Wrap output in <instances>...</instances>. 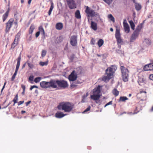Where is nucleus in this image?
Returning <instances> with one entry per match:
<instances>
[{
	"label": "nucleus",
	"mask_w": 153,
	"mask_h": 153,
	"mask_svg": "<svg viewBox=\"0 0 153 153\" xmlns=\"http://www.w3.org/2000/svg\"><path fill=\"white\" fill-rule=\"evenodd\" d=\"M108 17L111 21L114 22V19L111 14L109 15H108Z\"/></svg>",
	"instance_id": "nucleus-39"
},
{
	"label": "nucleus",
	"mask_w": 153,
	"mask_h": 153,
	"mask_svg": "<svg viewBox=\"0 0 153 153\" xmlns=\"http://www.w3.org/2000/svg\"><path fill=\"white\" fill-rule=\"evenodd\" d=\"M95 102L97 103H100V101L99 100H95Z\"/></svg>",
	"instance_id": "nucleus-60"
},
{
	"label": "nucleus",
	"mask_w": 153,
	"mask_h": 153,
	"mask_svg": "<svg viewBox=\"0 0 153 153\" xmlns=\"http://www.w3.org/2000/svg\"><path fill=\"white\" fill-rule=\"evenodd\" d=\"M21 87L22 88L23 91H25V86L24 85H22Z\"/></svg>",
	"instance_id": "nucleus-54"
},
{
	"label": "nucleus",
	"mask_w": 153,
	"mask_h": 153,
	"mask_svg": "<svg viewBox=\"0 0 153 153\" xmlns=\"http://www.w3.org/2000/svg\"><path fill=\"white\" fill-rule=\"evenodd\" d=\"M115 36L116 39L121 38L119 30L118 29H116L115 34Z\"/></svg>",
	"instance_id": "nucleus-21"
},
{
	"label": "nucleus",
	"mask_w": 153,
	"mask_h": 153,
	"mask_svg": "<svg viewBox=\"0 0 153 153\" xmlns=\"http://www.w3.org/2000/svg\"><path fill=\"white\" fill-rule=\"evenodd\" d=\"M125 31L126 33H129L130 31V27L128 24L126 25L123 26Z\"/></svg>",
	"instance_id": "nucleus-22"
},
{
	"label": "nucleus",
	"mask_w": 153,
	"mask_h": 153,
	"mask_svg": "<svg viewBox=\"0 0 153 153\" xmlns=\"http://www.w3.org/2000/svg\"><path fill=\"white\" fill-rule=\"evenodd\" d=\"M134 40V32L132 34L131 38L130 39V41L131 42H133Z\"/></svg>",
	"instance_id": "nucleus-45"
},
{
	"label": "nucleus",
	"mask_w": 153,
	"mask_h": 153,
	"mask_svg": "<svg viewBox=\"0 0 153 153\" xmlns=\"http://www.w3.org/2000/svg\"><path fill=\"white\" fill-rule=\"evenodd\" d=\"M26 63H25L22 66V68H24L25 67V65H26Z\"/></svg>",
	"instance_id": "nucleus-64"
},
{
	"label": "nucleus",
	"mask_w": 153,
	"mask_h": 153,
	"mask_svg": "<svg viewBox=\"0 0 153 153\" xmlns=\"http://www.w3.org/2000/svg\"><path fill=\"white\" fill-rule=\"evenodd\" d=\"M27 64L30 68L32 69L33 68L34 66L33 64L29 62H27Z\"/></svg>",
	"instance_id": "nucleus-43"
},
{
	"label": "nucleus",
	"mask_w": 153,
	"mask_h": 153,
	"mask_svg": "<svg viewBox=\"0 0 153 153\" xmlns=\"http://www.w3.org/2000/svg\"><path fill=\"white\" fill-rule=\"evenodd\" d=\"M10 9L8 8L6 12L2 16L3 21L4 22L7 19L9 13Z\"/></svg>",
	"instance_id": "nucleus-18"
},
{
	"label": "nucleus",
	"mask_w": 153,
	"mask_h": 153,
	"mask_svg": "<svg viewBox=\"0 0 153 153\" xmlns=\"http://www.w3.org/2000/svg\"><path fill=\"white\" fill-rule=\"evenodd\" d=\"M67 114H64L61 112H57L55 114V117L59 118H60L67 115Z\"/></svg>",
	"instance_id": "nucleus-17"
},
{
	"label": "nucleus",
	"mask_w": 153,
	"mask_h": 153,
	"mask_svg": "<svg viewBox=\"0 0 153 153\" xmlns=\"http://www.w3.org/2000/svg\"><path fill=\"white\" fill-rule=\"evenodd\" d=\"M143 70L145 71H151L148 64L144 66Z\"/></svg>",
	"instance_id": "nucleus-30"
},
{
	"label": "nucleus",
	"mask_w": 153,
	"mask_h": 153,
	"mask_svg": "<svg viewBox=\"0 0 153 153\" xmlns=\"http://www.w3.org/2000/svg\"><path fill=\"white\" fill-rule=\"evenodd\" d=\"M117 69L115 65H111L105 71V73L107 75L104 76L102 78V80L105 82H107L112 77L113 74Z\"/></svg>",
	"instance_id": "nucleus-1"
},
{
	"label": "nucleus",
	"mask_w": 153,
	"mask_h": 153,
	"mask_svg": "<svg viewBox=\"0 0 153 153\" xmlns=\"http://www.w3.org/2000/svg\"><path fill=\"white\" fill-rule=\"evenodd\" d=\"M24 101H20L18 103V106L20 105H21L22 104L24 103Z\"/></svg>",
	"instance_id": "nucleus-50"
},
{
	"label": "nucleus",
	"mask_w": 153,
	"mask_h": 153,
	"mask_svg": "<svg viewBox=\"0 0 153 153\" xmlns=\"http://www.w3.org/2000/svg\"><path fill=\"white\" fill-rule=\"evenodd\" d=\"M32 37L31 35H30L29 37V38L28 39V40L29 41H30L32 39Z\"/></svg>",
	"instance_id": "nucleus-58"
},
{
	"label": "nucleus",
	"mask_w": 153,
	"mask_h": 153,
	"mask_svg": "<svg viewBox=\"0 0 153 153\" xmlns=\"http://www.w3.org/2000/svg\"><path fill=\"white\" fill-rule=\"evenodd\" d=\"M54 8V6L53 3L52 2L51 3V6L49 10L48 11V15L50 16L51 15V12L53 10V9Z\"/></svg>",
	"instance_id": "nucleus-24"
},
{
	"label": "nucleus",
	"mask_w": 153,
	"mask_h": 153,
	"mask_svg": "<svg viewBox=\"0 0 153 153\" xmlns=\"http://www.w3.org/2000/svg\"><path fill=\"white\" fill-rule=\"evenodd\" d=\"M33 75H31L30 76L29 79L31 81H33Z\"/></svg>",
	"instance_id": "nucleus-49"
},
{
	"label": "nucleus",
	"mask_w": 153,
	"mask_h": 153,
	"mask_svg": "<svg viewBox=\"0 0 153 153\" xmlns=\"http://www.w3.org/2000/svg\"><path fill=\"white\" fill-rule=\"evenodd\" d=\"M117 40V42L118 44H120L122 42V39H121V38H118L117 39H116Z\"/></svg>",
	"instance_id": "nucleus-46"
},
{
	"label": "nucleus",
	"mask_w": 153,
	"mask_h": 153,
	"mask_svg": "<svg viewBox=\"0 0 153 153\" xmlns=\"http://www.w3.org/2000/svg\"><path fill=\"white\" fill-rule=\"evenodd\" d=\"M39 64L41 66H43L44 65H47L48 64V63L47 62H39Z\"/></svg>",
	"instance_id": "nucleus-34"
},
{
	"label": "nucleus",
	"mask_w": 153,
	"mask_h": 153,
	"mask_svg": "<svg viewBox=\"0 0 153 153\" xmlns=\"http://www.w3.org/2000/svg\"><path fill=\"white\" fill-rule=\"evenodd\" d=\"M39 34H40V32H39V31L37 32L36 34V38L38 37L39 36Z\"/></svg>",
	"instance_id": "nucleus-55"
},
{
	"label": "nucleus",
	"mask_w": 153,
	"mask_h": 153,
	"mask_svg": "<svg viewBox=\"0 0 153 153\" xmlns=\"http://www.w3.org/2000/svg\"><path fill=\"white\" fill-rule=\"evenodd\" d=\"M90 108L91 107L90 106H89L88 108L83 112L82 113L83 114L87 113V112L90 110Z\"/></svg>",
	"instance_id": "nucleus-42"
},
{
	"label": "nucleus",
	"mask_w": 153,
	"mask_h": 153,
	"mask_svg": "<svg viewBox=\"0 0 153 153\" xmlns=\"http://www.w3.org/2000/svg\"><path fill=\"white\" fill-rule=\"evenodd\" d=\"M143 49H142V50H140L139 51H138V53H142V50H143Z\"/></svg>",
	"instance_id": "nucleus-61"
},
{
	"label": "nucleus",
	"mask_w": 153,
	"mask_h": 153,
	"mask_svg": "<svg viewBox=\"0 0 153 153\" xmlns=\"http://www.w3.org/2000/svg\"><path fill=\"white\" fill-rule=\"evenodd\" d=\"M18 42L17 40H16V39H15L13 42L12 44L11 45V48L13 49L18 44Z\"/></svg>",
	"instance_id": "nucleus-26"
},
{
	"label": "nucleus",
	"mask_w": 153,
	"mask_h": 153,
	"mask_svg": "<svg viewBox=\"0 0 153 153\" xmlns=\"http://www.w3.org/2000/svg\"><path fill=\"white\" fill-rule=\"evenodd\" d=\"M134 7L137 11H140L142 8V6L140 3L137 2L134 0Z\"/></svg>",
	"instance_id": "nucleus-15"
},
{
	"label": "nucleus",
	"mask_w": 153,
	"mask_h": 153,
	"mask_svg": "<svg viewBox=\"0 0 153 153\" xmlns=\"http://www.w3.org/2000/svg\"><path fill=\"white\" fill-rule=\"evenodd\" d=\"M32 0H28V4H30Z\"/></svg>",
	"instance_id": "nucleus-63"
},
{
	"label": "nucleus",
	"mask_w": 153,
	"mask_h": 153,
	"mask_svg": "<svg viewBox=\"0 0 153 153\" xmlns=\"http://www.w3.org/2000/svg\"><path fill=\"white\" fill-rule=\"evenodd\" d=\"M112 104V101H111L107 103L108 105H111V104Z\"/></svg>",
	"instance_id": "nucleus-57"
},
{
	"label": "nucleus",
	"mask_w": 153,
	"mask_h": 153,
	"mask_svg": "<svg viewBox=\"0 0 153 153\" xmlns=\"http://www.w3.org/2000/svg\"><path fill=\"white\" fill-rule=\"evenodd\" d=\"M63 27L62 24L61 23H58L56 24V28L58 30H61Z\"/></svg>",
	"instance_id": "nucleus-19"
},
{
	"label": "nucleus",
	"mask_w": 153,
	"mask_h": 153,
	"mask_svg": "<svg viewBox=\"0 0 153 153\" xmlns=\"http://www.w3.org/2000/svg\"><path fill=\"white\" fill-rule=\"evenodd\" d=\"M146 91H141L137 95V97L141 101H144L146 100Z\"/></svg>",
	"instance_id": "nucleus-10"
},
{
	"label": "nucleus",
	"mask_w": 153,
	"mask_h": 153,
	"mask_svg": "<svg viewBox=\"0 0 153 153\" xmlns=\"http://www.w3.org/2000/svg\"><path fill=\"white\" fill-rule=\"evenodd\" d=\"M42 78L41 77H37L34 80V81L36 83H37L40 81L41 79Z\"/></svg>",
	"instance_id": "nucleus-41"
},
{
	"label": "nucleus",
	"mask_w": 153,
	"mask_h": 153,
	"mask_svg": "<svg viewBox=\"0 0 153 153\" xmlns=\"http://www.w3.org/2000/svg\"><path fill=\"white\" fill-rule=\"evenodd\" d=\"M70 44L73 46H75L77 44V36L73 35L70 38Z\"/></svg>",
	"instance_id": "nucleus-13"
},
{
	"label": "nucleus",
	"mask_w": 153,
	"mask_h": 153,
	"mask_svg": "<svg viewBox=\"0 0 153 153\" xmlns=\"http://www.w3.org/2000/svg\"><path fill=\"white\" fill-rule=\"evenodd\" d=\"M74 108V104L69 102H63L58 106V109L62 110L66 112H70Z\"/></svg>",
	"instance_id": "nucleus-2"
},
{
	"label": "nucleus",
	"mask_w": 153,
	"mask_h": 153,
	"mask_svg": "<svg viewBox=\"0 0 153 153\" xmlns=\"http://www.w3.org/2000/svg\"><path fill=\"white\" fill-rule=\"evenodd\" d=\"M62 40V38L61 37H57L56 40V42L58 43V42H61Z\"/></svg>",
	"instance_id": "nucleus-40"
},
{
	"label": "nucleus",
	"mask_w": 153,
	"mask_h": 153,
	"mask_svg": "<svg viewBox=\"0 0 153 153\" xmlns=\"http://www.w3.org/2000/svg\"><path fill=\"white\" fill-rule=\"evenodd\" d=\"M40 85L43 88H54L53 79H51L49 82H42L40 83Z\"/></svg>",
	"instance_id": "nucleus-5"
},
{
	"label": "nucleus",
	"mask_w": 153,
	"mask_h": 153,
	"mask_svg": "<svg viewBox=\"0 0 153 153\" xmlns=\"http://www.w3.org/2000/svg\"><path fill=\"white\" fill-rule=\"evenodd\" d=\"M75 15V17L77 19H80L81 18L80 12L79 10H77L76 11Z\"/></svg>",
	"instance_id": "nucleus-20"
},
{
	"label": "nucleus",
	"mask_w": 153,
	"mask_h": 153,
	"mask_svg": "<svg viewBox=\"0 0 153 153\" xmlns=\"http://www.w3.org/2000/svg\"><path fill=\"white\" fill-rule=\"evenodd\" d=\"M128 100V98H127V97H126L123 96V97H120L119 100L120 101L124 102L125 100Z\"/></svg>",
	"instance_id": "nucleus-32"
},
{
	"label": "nucleus",
	"mask_w": 153,
	"mask_h": 153,
	"mask_svg": "<svg viewBox=\"0 0 153 153\" xmlns=\"http://www.w3.org/2000/svg\"><path fill=\"white\" fill-rule=\"evenodd\" d=\"M120 68L121 70L123 80L124 82H126L128 80V71L123 66H121Z\"/></svg>",
	"instance_id": "nucleus-6"
},
{
	"label": "nucleus",
	"mask_w": 153,
	"mask_h": 153,
	"mask_svg": "<svg viewBox=\"0 0 153 153\" xmlns=\"http://www.w3.org/2000/svg\"><path fill=\"white\" fill-rule=\"evenodd\" d=\"M53 84L54 88L65 89L68 86L67 82L63 80H56L53 79Z\"/></svg>",
	"instance_id": "nucleus-3"
},
{
	"label": "nucleus",
	"mask_w": 153,
	"mask_h": 153,
	"mask_svg": "<svg viewBox=\"0 0 153 153\" xmlns=\"http://www.w3.org/2000/svg\"><path fill=\"white\" fill-rule=\"evenodd\" d=\"M103 1L108 5H110L113 1V0H103Z\"/></svg>",
	"instance_id": "nucleus-36"
},
{
	"label": "nucleus",
	"mask_w": 153,
	"mask_h": 153,
	"mask_svg": "<svg viewBox=\"0 0 153 153\" xmlns=\"http://www.w3.org/2000/svg\"><path fill=\"white\" fill-rule=\"evenodd\" d=\"M113 94L116 96H118L119 94V92L116 89H114L113 91Z\"/></svg>",
	"instance_id": "nucleus-33"
},
{
	"label": "nucleus",
	"mask_w": 153,
	"mask_h": 153,
	"mask_svg": "<svg viewBox=\"0 0 153 153\" xmlns=\"http://www.w3.org/2000/svg\"><path fill=\"white\" fill-rule=\"evenodd\" d=\"M85 12L89 16L92 17L94 16H99L97 12H95L94 10L91 9L88 6H86Z\"/></svg>",
	"instance_id": "nucleus-8"
},
{
	"label": "nucleus",
	"mask_w": 153,
	"mask_h": 153,
	"mask_svg": "<svg viewBox=\"0 0 153 153\" xmlns=\"http://www.w3.org/2000/svg\"><path fill=\"white\" fill-rule=\"evenodd\" d=\"M14 24H15V25H16L17 26L18 22H17V20H16V21H15L14 22Z\"/></svg>",
	"instance_id": "nucleus-59"
},
{
	"label": "nucleus",
	"mask_w": 153,
	"mask_h": 153,
	"mask_svg": "<svg viewBox=\"0 0 153 153\" xmlns=\"http://www.w3.org/2000/svg\"><path fill=\"white\" fill-rule=\"evenodd\" d=\"M149 78L150 80L153 81V74L150 75L149 76Z\"/></svg>",
	"instance_id": "nucleus-52"
},
{
	"label": "nucleus",
	"mask_w": 153,
	"mask_h": 153,
	"mask_svg": "<svg viewBox=\"0 0 153 153\" xmlns=\"http://www.w3.org/2000/svg\"><path fill=\"white\" fill-rule=\"evenodd\" d=\"M35 27L34 25L31 24L29 29V33L30 34H32L34 29Z\"/></svg>",
	"instance_id": "nucleus-28"
},
{
	"label": "nucleus",
	"mask_w": 153,
	"mask_h": 153,
	"mask_svg": "<svg viewBox=\"0 0 153 153\" xmlns=\"http://www.w3.org/2000/svg\"><path fill=\"white\" fill-rule=\"evenodd\" d=\"M128 24L126 21V19H125L124 20L123 22V26H124L125 25H126Z\"/></svg>",
	"instance_id": "nucleus-53"
},
{
	"label": "nucleus",
	"mask_w": 153,
	"mask_h": 153,
	"mask_svg": "<svg viewBox=\"0 0 153 153\" xmlns=\"http://www.w3.org/2000/svg\"><path fill=\"white\" fill-rule=\"evenodd\" d=\"M144 79L142 77L139 76L138 80V82L140 85H141V84L143 82Z\"/></svg>",
	"instance_id": "nucleus-23"
},
{
	"label": "nucleus",
	"mask_w": 153,
	"mask_h": 153,
	"mask_svg": "<svg viewBox=\"0 0 153 153\" xmlns=\"http://www.w3.org/2000/svg\"><path fill=\"white\" fill-rule=\"evenodd\" d=\"M143 42L148 45H150L151 44V40L149 39H145L143 41Z\"/></svg>",
	"instance_id": "nucleus-27"
},
{
	"label": "nucleus",
	"mask_w": 153,
	"mask_h": 153,
	"mask_svg": "<svg viewBox=\"0 0 153 153\" xmlns=\"http://www.w3.org/2000/svg\"><path fill=\"white\" fill-rule=\"evenodd\" d=\"M151 71L153 70V60L151 61V62L148 64Z\"/></svg>",
	"instance_id": "nucleus-38"
},
{
	"label": "nucleus",
	"mask_w": 153,
	"mask_h": 153,
	"mask_svg": "<svg viewBox=\"0 0 153 153\" xmlns=\"http://www.w3.org/2000/svg\"><path fill=\"white\" fill-rule=\"evenodd\" d=\"M21 59V53H20L18 58L17 59V62L16 65V70L15 72L14 73L13 75L12 78H11V80L13 81L15 79V77L17 74L18 70L19 68L20 62Z\"/></svg>",
	"instance_id": "nucleus-9"
},
{
	"label": "nucleus",
	"mask_w": 153,
	"mask_h": 153,
	"mask_svg": "<svg viewBox=\"0 0 153 153\" xmlns=\"http://www.w3.org/2000/svg\"><path fill=\"white\" fill-rule=\"evenodd\" d=\"M104 41L101 39H100L98 41L97 44L99 47H101L103 44Z\"/></svg>",
	"instance_id": "nucleus-25"
},
{
	"label": "nucleus",
	"mask_w": 153,
	"mask_h": 153,
	"mask_svg": "<svg viewBox=\"0 0 153 153\" xmlns=\"http://www.w3.org/2000/svg\"><path fill=\"white\" fill-rule=\"evenodd\" d=\"M35 88H38V87L36 85L31 86L30 88V90H31Z\"/></svg>",
	"instance_id": "nucleus-51"
},
{
	"label": "nucleus",
	"mask_w": 153,
	"mask_h": 153,
	"mask_svg": "<svg viewBox=\"0 0 153 153\" xmlns=\"http://www.w3.org/2000/svg\"><path fill=\"white\" fill-rule=\"evenodd\" d=\"M100 86L98 85L93 90V95L91 96V98L94 100H98L100 97Z\"/></svg>",
	"instance_id": "nucleus-4"
},
{
	"label": "nucleus",
	"mask_w": 153,
	"mask_h": 153,
	"mask_svg": "<svg viewBox=\"0 0 153 153\" xmlns=\"http://www.w3.org/2000/svg\"><path fill=\"white\" fill-rule=\"evenodd\" d=\"M77 85L75 82H73L71 84V86L72 88H73L77 86Z\"/></svg>",
	"instance_id": "nucleus-47"
},
{
	"label": "nucleus",
	"mask_w": 153,
	"mask_h": 153,
	"mask_svg": "<svg viewBox=\"0 0 153 153\" xmlns=\"http://www.w3.org/2000/svg\"><path fill=\"white\" fill-rule=\"evenodd\" d=\"M14 19L13 18L10 19L6 24V31L9 32L10 29L12 27Z\"/></svg>",
	"instance_id": "nucleus-12"
},
{
	"label": "nucleus",
	"mask_w": 153,
	"mask_h": 153,
	"mask_svg": "<svg viewBox=\"0 0 153 153\" xmlns=\"http://www.w3.org/2000/svg\"><path fill=\"white\" fill-rule=\"evenodd\" d=\"M142 27V24L138 25L134 30V39L138 37L139 32Z\"/></svg>",
	"instance_id": "nucleus-14"
},
{
	"label": "nucleus",
	"mask_w": 153,
	"mask_h": 153,
	"mask_svg": "<svg viewBox=\"0 0 153 153\" xmlns=\"http://www.w3.org/2000/svg\"><path fill=\"white\" fill-rule=\"evenodd\" d=\"M46 53V51L44 50H42V57L45 56Z\"/></svg>",
	"instance_id": "nucleus-44"
},
{
	"label": "nucleus",
	"mask_w": 153,
	"mask_h": 153,
	"mask_svg": "<svg viewBox=\"0 0 153 153\" xmlns=\"http://www.w3.org/2000/svg\"><path fill=\"white\" fill-rule=\"evenodd\" d=\"M129 23L131 25V28L134 30V23L132 20L129 21Z\"/></svg>",
	"instance_id": "nucleus-37"
},
{
	"label": "nucleus",
	"mask_w": 153,
	"mask_h": 153,
	"mask_svg": "<svg viewBox=\"0 0 153 153\" xmlns=\"http://www.w3.org/2000/svg\"><path fill=\"white\" fill-rule=\"evenodd\" d=\"M91 27L95 31L97 29V23L94 21H91Z\"/></svg>",
	"instance_id": "nucleus-16"
},
{
	"label": "nucleus",
	"mask_w": 153,
	"mask_h": 153,
	"mask_svg": "<svg viewBox=\"0 0 153 153\" xmlns=\"http://www.w3.org/2000/svg\"><path fill=\"white\" fill-rule=\"evenodd\" d=\"M39 32H40L41 34H42L43 35H45V31L42 27L40 26L39 27Z\"/></svg>",
	"instance_id": "nucleus-29"
},
{
	"label": "nucleus",
	"mask_w": 153,
	"mask_h": 153,
	"mask_svg": "<svg viewBox=\"0 0 153 153\" xmlns=\"http://www.w3.org/2000/svg\"><path fill=\"white\" fill-rule=\"evenodd\" d=\"M77 69H79V71L75 73V71H73L69 76V79L71 81H75L77 78V75L80 74L81 73V70L80 68H78Z\"/></svg>",
	"instance_id": "nucleus-7"
},
{
	"label": "nucleus",
	"mask_w": 153,
	"mask_h": 153,
	"mask_svg": "<svg viewBox=\"0 0 153 153\" xmlns=\"http://www.w3.org/2000/svg\"><path fill=\"white\" fill-rule=\"evenodd\" d=\"M31 102V101H29L26 102L25 103L26 104V106H27Z\"/></svg>",
	"instance_id": "nucleus-56"
},
{
	"label": "nucleus",
	"mask_w": 153,
	"mask_h": 153,
	"mask_svg": "<svg viewBox=\"0 0 153 153\" xmlns=\"http://www.w3.org/2000/svg\"><path fill=\"white\" fill-rule=\"evenodd\" d=\"M88 93H87L86 94H84L83 95L82 97V102H85V98L88 96Z\"/></svg>",
	"instance_id": "nucleus-31"
},
{
	"label": "nucleus",
	"mask_w": 153,
	"mask_h": 153,
	"mask_svg": "<svg viewBox=\"0 0 153 153\" xmlns=\"http://www.w3.org/2000/svg\"><path fill=\"white\" fill-rule=\"evenodd\" d=\"M69 7L70 9H74L76 8V5L74 0H66Z\"/></svg>",
	"instance_id": "nucleus-11"
},
{
	"label": "nucleus",
	"mask_w": 153,
	"mask_h": 153,
	"mask_svg": "<svg viewBox=\"0 0 153 153\" xmlns=\"http://www.w3.org/2000/svg\"><path fill=\"white\" fill-rule=\"evenodd\" d=\"M25 112H26L25 111H21V114H23L25 113Z\"/></svg>",
	"instance_id": "nucleus-62"
},
{
	"label": "nucleus",
	"mask_w": 153,
	"mask_h": 153,
	"mask_svg": "<svg viewBox=\"0 0 153 153\" xmlns=\"http://www.w3.org/2000/svg\"><path fill=\"white\" fill-rule=\"evenodd\" d=\"M91 44L94 45L95 43V40L93 38H92L91 39Z\"/></svg>",
	"instance_id": "nucleus-48"
},
{
	"label": "nucleus",
	"mask_w": 153,
	"mask_h": 153,
	"mask_svg": "<svg viewBox=\"0 0 153 153\" xmlns=\"http://www.w3.org/2000/svg\"><path fill=\"white\" fill-rule=\"evenodd\" d=\"M18 100V95L17 94L16 95L15 97L13 99V101L14 103V104H15L17 102V101Z\"/></svg>",
	"instance_id": "nucleus-35"
}]
</instances>
